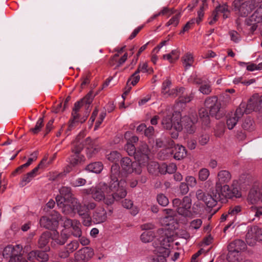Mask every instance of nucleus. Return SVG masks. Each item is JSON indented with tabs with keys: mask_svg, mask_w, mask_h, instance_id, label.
I'll return each mask as SVG.
<instances>
[{
	"mask_svg": "<svg viewBox=\"0 0 262 262\" xmlns=\"http://www.w3.org/2000/svg\"><path fill=\"white\" fill-rule=\"evenodd\" d=\"M119 169L118 164H113L111 167L109 184L100 183L87 190L86 193L91 194L96 201H103L108 206L114 204L115 201L125 198L127 194V184L123 179L118 181Z\"/></svg>",
	"mask_w": 262,
	"mask_h": 262,
	"instance_id": "1",
	"label": "nucleus"
},
{
	"mask_svg": "<svg viewBox=\"0 0 262 262\" xmlns=\"http://www.w3.org/2000/svg\"><path fill=\"white\" fill-rule=\"evenodd\" d=\"M59 192L60 194L56 197V201L62 212L68 215L77 213L83 220L84 226H90L92 220L90 211L96 208L97 204L93 201H85L81 204L73 196L71 189L69 187H62Z\"/></svg>",
	"mask_w": 262,
	"mask_h": 262,
	"instance_id": "2",
	"label": "nucleus"
},
{
	"mask_svg": "<svg viewBox=\"0 0 262 262\" xmlns=\"http://www.w3.org/2000/svg\"><path fill=\"white\" fill-rule=\"evenodd\" d=\"M163 118L162 124L163 127L167 129H171L173 128L176 132L171 134L173 138H177L178 137V132L181 131L184 128L187 133L192 134L195 131L194 124L197 122L198 119L195 116L191 117L185 116L180 119L179 113H176L173 119H172L171 113L167 111L162 113Z\"/></svg>",
	"mask_w": 262,
	"mask_h": 262,
	"instance_id": "3",
	"label": "nucleus"
},
{
	"mask_svg": "<svg viewBox=\"0 0 262 262\" xmlns=\"http://www.w3.org/2000/svg\"><path fill=\"white\" fill-rule=\"evenodd\" d=\"M83 137V134H80L73 143L72 149L73 154L69 159V166L67 172H70L72 167H75L84 161V157L80 154V152L83 148V144H81L80 139Z\"/></svg>",
	"mask_w": 262,
	"mask_h": 262,
	"instance_id": "4",
	"label": "nucleus"
},
{
	"mask_svg": "<svg viewBox=\"0 0 262 262\" xmlns=\"http://www.w3.org/2000/svg\"><path fill=\"white\" fill-rule=\"evenodd\" d=\"M119 167V165H118ZM142 164H139V162H132L130 158L128 157L123 158L121 160V172L119 169V174L118 178L120 175L127 177L128 174L134 172L137 174H140L142 172L141 166Z\"/></svg>",
	"mask_w": 262,
	"mask_h": 262,
	"instance_id": "5",
	"label": "nucleus"
},
{
	"mask_svg": "<svg viewBox=\"0 0 262 262\" xmlns=\"http://www.w3.org/2000/svg\"><path fill=\"white\" fill-rule=\"evenodd\" d=\"M172 205L174 207H177L178 214L184 217H190L197 213L196 211L192 212L191 199L188 196L184 197L182 201L179 199H174Z\"/></svg>",
	"mask_w": 262,
	"mask_h": 262,
	"instance_id": "6",
	"label": "nucleus"
},
{
	"mask_svg": "<svg viewBox=\"0 0 262 262\" xmlns=\"http://www.w3.org/2000/svg\"><path fill=\"white\" fill-rule=\"evenodd\" d=\"M246 248V244L241 239H236L230 243L228 246V260L232 262L238 260L241 252L245 250Z\"/></svg>",
	"mask_w": 262,
	"mask_h": 262,
	"instance_id": "7",
	"label": "nucleus"
},
{
	"mask_svg": "<svg viewBox=\"0 0 262 262\" xmlns=\"http://www.w3.org/2000/svg\"><path fill=\"white\" fill-rule=\"evenodd\" d=\"M233 6L234 11L242 17L247 16L255 7L253 0L244 2L243 0H235Z\"/></svg>",
	"mask_w": 262,
	"mask_h": 262,
	"instance_id": "8",
	"label": "nucleus"
},
{
	"mask_svg": "<svg viewBox=\"0 0 262 262\" xmlns=\"http://www.w3.org/2000/svg\"><path fill=\"white\" fill-rule=\"evenodd\" d=\"M22 247L19 245L15 246L8 245L3 250V255L4 258H10L9 262H20L26 260L20 254Z\"/></svg>",
	"mask_w": 262,
	"mask_h": 262,
	"instance_id": "9",
	"label": "nucleus"
},
{
	"mask_svg": "<svg viewBox=\"0 0 262 262\" xmlns=\"http://www.w3.org/2000/svg\"><path fill=\"white\" fill-rule=\"evenodd\" d=\"M262 103L260 102V97L257 96H252L248 103L242 102L237 108V113L243 112V114H248L253 111L258 110Z\"/></svg>",
	"mask_w": 262,
	"mask_h": 262,
	"instance_id": "10",
	"label": "nucleus"
},
{
	"mask_svg": "<svg viewBox=\"0 0 262 262\" xmlns=\"http://www.w3.org/2000/svg\"><path fill=\"white\" fill-rule=\"evenodd\" d=\"M215 189L218 192L220 199H231L233 197L239 198L242 196V193L238 188L232 186V188L227 185H223L219 187H215Z\"/></svg>",
	"mask_w": 262,
	"mask_h": 262,
	"instance_id": "11",
	"label": "nucleus"
},
{
	"mask_svg": "<svg viewBox=\"0 0 262 262\" xmlns=\"http://www.w3.org/2000/svg\"><path fill=\"white\" fill-rule=\"evenodd\" d=\"M155 248L154 251L158 254V257H167L170 254V245L168 242V238H162L161 240H157L153 243Z\"/></svg>",
	"mask_w": 262,
	"mask_h": 262,
	"instance_id": "12",
	"label": "nucleus"
},
{
	"mask_svg": "<svg viewBox=\"0 0 262 262\" xmlns=\"http://www.w3.org/2000/svg\"><path fill=\"white\" fill-rule=\"evenodd\" d=\"M47 158H45L39 163L37 166L33 169L31 171L28 172L26 174L24 175L19 183V185L21 187L26 186L27 184L30 183L35 177L38 175L40 172L39 170L42 169L47 165Z\"/></svg>",
	"mask_w": 262,
	"mask_h": 262,
	"instance_id": "13",
	"label": "nucleus"
},
{
	"mask_svg": "<svg viewBox=\"0 0 262 262\" xmlns=\"http://www.w3.org/2000/svg\"><path fill=\"white\" fill-rule=\"evenodd\" d=\"M246 241L250 246H254L257 241H262V228L254 226L248 230Z\"/></svg>",
	"mask_w": 262,
	"mask_h": 262,
	"instance_id": "14",
	"label": "nucleus"
},
{
	"mask_svg": "<svg viewBox=\"0 0 262 262\" xmlns=\"http://www.w3.org/2000/svg\"><path fill=\"white\" fill-rule=\"evenodd\" d=\"M83 103V102L81 100V101H77L75 103L72 113V119L70 121L69 130L71 129L73 126L81 124L85 121L86 117H81L78 114V111L82 106Z\"/></svg>",
	"mask_w": 262,
	"mask_h": 262,
	"instance_id": "15",
	"label": "nucleus"
},
{
	"mask_svg": "<svg viewBox=\"0 0 262 262\" xmlns=\"http://www.w3.org/2000/svg\"><path fill=\"white\" fill-rule=\"evenodd\" d=\"M248 200L251 204L259 201L262 203V184L258 182L254 183L249 192Z\"/></svg>",
	"mask_w": 262,
	"mask_h": 262,
	"instance_id": "16",
	"label": "nucleus"
},
{
	"mask_svg": "<svg viewBox=\"0 0 262 262\" xmlns=\"http://www.w3.org/2000/svg\"><path fill=\"white\" fill-rule=\"evenodd\" d=\"M204 104L205 107L209 110L210 115L218 118L217 113L220 110L221 104L218 102L217 98L215 96L208 97L205 100Z\"/></svg>",
	"mask_w": 262,
	"mask_h": 262,
	"instance_id": "17",
	"label": "nucleus"
},
{
	"mask_svg": "<svg viewBox=\"0 0 262 262\" xmlns=\"http://www.w3.org/2000/svg\"><path fill=\"white\" fill-rule=\"evenodd\" d=\"M149 149L146 143H142L137 151L135 159L140 164L145 165L148 160Z\"/></svg>",
	"mask_w": 262,
	"mask_h": 262,
	"instance_id": "18",
	"label": "nucleus"
},
{
	"mask_svg": "<svg viewBox=\"0 0 262 262\" xmlns=\"http://www.w3.org/2000/svg\"><path fill=\"white\" fill-rule=\"evenodd\" d=\"M154 227V225L151 224H144L142 226V229L145 230L140 236L142 242L146 243L152 241L156 236L154 231L152 230Z\"/></svg>",
	"mask_w": 262,
	"mask_h": 262,
	"instance_id": "19",
	"label": "nucleus"
},
{
	"mask_svg": "<svg viewBox=\"0 0 262 262\" xmlns=\"http://www.w3.org/2000/svg\"><path fill=\"white\" fill-rule=\"evenodd\" d=\"M93 250L88 247H84L75 253V257L80 262H87L93 257Z\"/></svg>",
	"mask_w": 262,
	"mask_h": 262,
	"instance_id": "20",
	"label": "nucleus"
},
{
	"mask_svg": "<svg viewBox=\"0 0 262 262\" xmlns=\"http://www.w3.org/2000/svg\"><path fill=\"white\" fill-rule=\"evenodd\" d=\"M231 179L230 172L226 170H220L215 178V188L227 184Z\"/></svg>",
	"mask_w": 262,
	"mask_h": 262,
	"instance_id": "21",
	"label": "nucleus"
},
{
	"mask_svg": "<svg viewBox=\"0 0 262 262\" xmlns=\"http://www.w3.org/2000/svg\"><path fill=\"white\" fill-rule=\"evenodd\" d=\"M70 234L66 229H62L59 235L56 230H53L51 233L52 239L57 244L62 245L66 243Z\"/></svg>",
	"mask_w": 262,
	"mask_h": 262,
	"instance_id": "22",
	"label": "nucleus"
},
{
	"mask_svg": "<svg viewBox=\"0 0 262 262\" xmlns=\"http://www.w3.org/2000/svg\"><path fill=\"white\" fill-rule=\"evenodd\" d=\"M93 219L96 224L102 223L106 221L107 213L103 207L96 208L93 213Z\"/></svg>",
	"mask_w": 262,
	"mask_h": 262,
	"instance_id": "23",
	"label": "nucleus"
},
{
	"mask_svg": "<svg viewBox=\"0 0 262 262\" xmlns=\"http://www.w3.org/2000/svg\"><path fill=\"white\" fill-rule=\"evenodd\" d=\"M84 145L86 146V155L89 158L92 157L97 154L100 149L96 141H93L89 137L85 139Z\"/></svg>",
	"mask_w": 262,
	"mask_h": 262,
	"instance_id": "24",
	"label": "nucleus"
},
{
	"mask_svg": "<svg viewBox=\"0 0 262 262\" xmlns=\"http://www.w3.org/2000/svg\"><path fill=\"white\" fill-rule=\"evenodd\" d=\"M244 115L243 112L237 113V108L235 113L229 114L227 117L226 124L229 129H232L237 124L238 120Z\"/></svg>",
	"mask_w": 262,
	"mask_h": 262,
	"instance_id": "25",
	"label": "nucleus"
},
{
	"mask_svg": "<svg viewBox=\"0 0 262 262\" xmlns=\"http://www.w3.org/2000/svg\"><path fill=\"white\" fill-rule=\"evenodd\" d=\"M193 83L200 85L199 91L204 95H209L211 92L210 82L207 80L194 78Z\"/></svg>",
	"mask_w": 262,
	"mask_h": 262,
	"instance_id": "26",
	"label": "nucleus"
},
{
	"mask_svg": "<svg viewBox=\"0 0 262 262\" xmlns=\"http://www.w3.org/2000/svg\"><path fill=\"white\" fill-rule=\"evenodd\" d=\"M220 195L215 189L212 190L210 194H207L203 202L206 205L210 208L215 206L219 200H220Z\"/></svg>",
	"mask_w": 262,
	"mask_h": 262,
	"instance_id": "27",
	"label": "nucleus"
},
{
	"mask_svg": "<svg viewBox=\"0 0 262 262\" xmlns=\"http://www.w3.org/2000/svg\"><path fill=\"white\" fill-rule=\"evenodd\" d=\"M261 21H262V4L246 20L247 24L248 25H253Z\"/></svg>",
	"mask_w": 262,
	"mask_h": 262,
	"instance_id": "28",
	"label": "nucleus"
},
{
	"mask_svg": "<svg viewBox=\"0 0 262 262\" xmlns=\"http://www.w3.org/2000/svg\"><path fill=\"white\" fill-rule=\"evenodd\" d=\"M164 214L166 215L165 216L161 218V223L163 226H169V223L168 222L173 221V215L174 214V211L171 209H164L163 210Z\"/></svg>",
	"mask_w": 262,
	"mask_h": 262,
	"instance_id": "29",
	"label": "nucleus"
},
{
	"mask_svg": "<svg viewBox=\"0 0 262 262\" xmlns=\"http://www.w3.org/2000/svg\"><path fill=\"white\" fill-rule=\"evenodd\" d=\"M174 154V158L177 160H180L184 158L186 155V151L184 146L177 145L175 146L173 151Z\"/></svg>",
	"mask_w": 262,
	"mask_h": 262,
	"instance_id": "30",
	"label": "nucleus"
},
{
	"mask_svg": "<svg viewBox=\"0 0 262 262\" xmlns=\"http://www.w3.org/2000/svg\"><path fill=\"white\" fill-rule=\"evenodd\" d=\"M103 166L101 162H96L89 164L86 169L90 172L96 173H100L103 169Z\"/></svg>",
	"mask_w": 262,
	"mask_h": 262,
	"instance_id": "31",
	"label": "nucleus"
},
{
	"mask_svg": "<svg viewBox=\"0 0 262 262\" xmlns=\"http://www.w3.org/2000/svg\"><path fill=\"white\" fill-rule=\"evenodd\" d=\"M177 168V165L174 163H170L169 165L163 164L161 166L160 172L162 174H165L166 172L168 173H172L176 172Z\"/></svg>",
	"mask_w": 262,
	"mask_h": 262,
	"instance_id": "32",
	"label": "nucleus"
},
{
	"mask_svg": "<svg viewBox=\"0 0 262 262\" xmlns=\"http://www.w3.org/2000/svg\"><path fill=\"white\" fill-rule=\"evenodd\" d=\"M75 222H78L76 220H71L67 217H63L62 219V223L64 229H66L69 233H70L71 230L73 229ZM70 234V233H69Z\"/></svg>",
	"mask_w": 262,
	"mask_h": 262,
	"instance_id": "33",
	"label": "nucleus"
},
{
	"mask_svg": "<svg viewBox=\"0 0 262 262\" xmlns=\"http://www.w3.org/2000/svg\"><path fill=\"white\" fill-rule=\"evenodd\" d=\"M207 109L206 107H202L200 109L199 112L200 118L204 125H208L210 123L209 116Z\"/></svg>",
	"mask_w": 262,
	"mask_h": 262,
	"instance_id": "34",
	"label": "nucleus"
},
{
	"mask_svg": "<svg viewBox=\"0 0 262 262\" xmlns=\"http://www.w3.org/2000/svg\"><path fill=\"white\" fill-rule=\"evenodd\" d=\"M39 223L41 226L47 229H53L56 227L50 217L42 216L40 219Z\"/></svg>",
	"mask_w": 262,
	"mask_h": 262,
	"instance_id": "35",
	"label": "nucleus"
},
{
	"mask_svg": "<svg viewBox=\"0 0 262 262\" xmlns=\"http://www.w3.org/2000/svg\"><path fill=\"white\" fill-rule=\"evenodd\" d=\"M50 236H51V233H50L49 232L42 233L38 242V247L42 248L45 247L49 242Z\"/></svg>",
	"mask_w": 262,
	"mask_h": 262,
	"instance_id": "36",
	"label": "nucleus"
},
{
	"mask_svg": "<svg viewBox=\"0 0 262 262\" xmlns=\"http://www.w3.org/2000/svg\"><path fill=\"white\" fill-rule=\"evenodd\" d=\"M193 62V57L190 53H186L182 58L183 64L186 69L192 66Z\"/></svg>",
	"mask_w": 262,
	"mask_h": 262,
	"instance_id": "37",
	"label": "nucleus"
},
{
	"mask_svg": "<svg viewBox=\"0 0 262 262\" xmlns=\"http://www.w3.org/2000/svg\"><path fill=\"white\" fill-rule=\"evenodd\" d=\"M73 229L71 230V234L76 237H80L82 232L81 230V225L79 222H75Z\"/></svg>",
	"mask_w": 262,
	"mask_h": 262,
	"instance_id": "38",
	"label": "nucleus"
},
{
	"mask_svg": "<svg viewBox=\"0 0 262 262\" xmlns=\"http://www.w3.org/2000/svg\"><path fill=\"white\" fill-rule=\"evenodd\" d=\"M184 89L183 88H181L179 89H169L168 91V93L164 95L165 97H175L176 96H180L184 91Z\"/></svg>",
	"mask_w": 262,
	"mask_h": 262,
	"instance_id": "39",
	"label": "nucleus"
},
{
	"mask_svg": "<svg viewBox=\"0 0 262 262\" xmlns=\"http://www.w3.org/2000/svg\"><path fill=\"white\" fill-rule=\"evenodd\" d=\"M49 217L56 227L58 226L59 220L62 221V219H63V217H61L60 215L55 210L52 211Z\"/></svg>",
	"mask_w": 262,
	"mask_h": 262,
	"instance_id": "40",
	"label": "nucleus"
},
{
	"mask_svg": "<svg viewBox=\"0 0 262 262\" xmlns=\"http://www.w3.org/2000/svg\"><path fill=\"white\" fill-rule=\"evenodd\" d=\"M160 168L161 166L156 162H151L147 167L149 172L152 174L156 173L158 170L160 172Z\"/></svg>",
	"mask_w": 262,
	"mask_h": 262,
	"instance_id": "41",
	"label": "nucleus"
},
{
	"mask_svg": "<svg viewBox=\"0 0 262 262\" xmlns=\"http://www.w3.org/2000/svg\"><path fill=\"white\" fill-rule=\"evenodd\" d=\"M157 200L159 204L162 206H166L169 204L168 199L162 193L158 194Z\"/></svg>",
	"mask_w": 262,
	"mask_h": 262,
	"instance_id": "42",
	"label": "nucleus"
},
{
	"mask_svg": "<svg viewBox=\"0 0 262 262\" xmlns=\"http://www.w3.org/2000/svg\"><path fill=\"white\" fill-rule=\"evenodd\" d=\"M210 175L209 170L206 168L201 169L199 171V178L202 181L206 180Z\"/></svg>",
	"mask_w": 262,
	"mask_h": 262,
	"instance_id": "43",
	"label": "nucleus"
},
{
	"mask_svg": "<svg viewBox=\"0 0 262 262\" xmlns=\"http://www.w3.org/2000/svg\"><path fill=\"white\" fill-rule=\"evenodd\" d=\"M120 157V154L116 151H112L106 156L107 159L112 162L118 161Z\"/></svg>",
	"mask_w": 262,
	"mask_h": 262,
	"instance_id": "44",
	"label": "nucleus"
},
{
	"mask_svg": "<svg viewBox=\"0 0 262 262\" xmlns=\"http://www.w3.org/2000/svg\"><path fill=\"white\" fill-rule=\"evenodd\" d=\"M138 72L136 71L129 78L127 81V84L129 85L132 84V85H136L140 80V76L138 75Z\"/></svg>",
	"mask_w": 262,
	"mask_h": 262,
	"instance_id": "45",
	"label": "nucleus"
},
{
	"mask_svg": "<svg viewBox=\"0 0 262 262\" xmlns=\"http://www.w3.org/2000/svg\"><path fill=\"white\" fill-rule=\"evenodd\" d=\"M125 149L129 156L134 155L136 156V148L134 144L127 141L126 144L125 146Z\"/></svg>",
	"mask_w": 262,
	"mask_h": 262,
	"instance_id": "46",
	"label": "nucleus"
},
{
	"mask_svg": "<svg viewBox=\"0 0 262 262\" xmlns=\"http://www.w3.org/2000/svg\"><path fill=\"white\" fill-rule=\"evenodd\" d=\"M43 119L40 118L37 121L35 126L30 129V131L33 134H35L40 131L41 128L43 125Z\"/></svg>",
	"mask_w": 262,
	"mask_h": 262,
	"instance_id": "47",
	"label": "nucleus"
},
{
	"mask_svg": "<svg viewBox=\"0 0 262 262\" xmlns=\"http://www.w3.org/2000/svg\"><path fill=\"white\" fill-rule=\"evenodd\" d=\"M171 84V81L167 79L163 83L162 86V93L164 96L168 93V91L170 89V86Z\"/></svg>",
	"mask_w": 262,
	"mask_h": 262,
	"instance_id": "48",
	"label": "nucleus"
},
{
	"mask_svg": "<svg viewBox=\"0 0 262 262\" xmlns=\"http://www.w3.org/2000/svg\"><path fill=\"white\" fill-rule=\"evenodd\" d=\"M185 180L188 186L191 188L194 187L197 184V181L195 178L193 176H187Z\"/></svg>",
	"mask_w": 262,
	"mask_h": 262,
	"instance_id": "49",
	"label": "nucleus"
},
{
	"mask_svg": "<svg viewBox=\"0 0 262 262\" xmlns=\"http://www.w3.org/2000/svg\"><path fill=\"white\" fill-rule=\"evenodd\" d=\"M249 213L254 214L255 216L259 217L262 215V208L251 206L249 210Z\"/></svg>",
	"mask_w": 262,
	"mask_h": 262,
	"instance_id": "50",
	"label": "nucleus"
},
{
	"mask_svg": "<svg viewBox=\"0 0 262 262\" xmlns=\"http://www.w3.org/2000/svg\"><path fill=\"white\" fill-rule=\"evenodd\" d=\"M242 211V207L239 205H236L233 207H231L229 210V214L231 217L235 216Z\"/></svg>",
	"mask_w": 262,
	"mask_h": 262,
	"instance_id": "51",
	"label": "nucleus"
},
{
	"mask_svg": "<svg viewBox=\"0 0 262 262\" xmlns=\"http://www.w3.org/2000/svg\"><path fill=\"white\" fill-rule=\"evenodd\" d=\"M202 224V221L201 219H195L192 220L190 224V228L192 229H199Z\"/></svg>",
	"mask_w": 262,
	"mask_h": 262,
	"instance_id": "52",
	"label": "nucleus"
},
{
	"mask_svg": "<svg viewBox=\"0 0 262 262\" xmlns=\"http://www.w3.org/2000/svg\"><path fill=\"white\" fill-rule=\"evenodd\" d=\"M86 182L84 179L78 178L72 181L71 184L73 187H79L84 185Z\"/></svg>",
	"mask_w": 262,
	"mask_h": 262,
	"instance_id": "53",
	"label": "nucleus"
},
{
	"mask_svg": "<svg viewBox=\"0 0 262 262\" xmlns=\"http://www.w3.org/2000/svg\"><path fill=\"white\" fill-rule=\"evenodd\" d=\"M79 247V243L76 241L71 242L68 244L66 246V249L69 251L70 252H73L76 250Z\"/></svg>",
	"mask_w": 262,
	"mask_h": 262,
	"instance_id": "54",
	"label": "nucleus"
},
{
	"mask_svg": "<svg viewBox=\"0 0 262 262\" xmlns=\"http://www.w3.org/2000/svg\"><path fill=\"white\" fill-rule=\"evenodd\" d=\"M49 259L48 254L45 252L37 250V260L41 261H47Z\"/></svg>",
	"mask_w": 262,
	"mask_h": 262,
	"instance_id": "55",
	"label": "nucleus"
},
{
	"mask_svg": "<svg viewBox=\"0 0 262 262\" xmlns=\"http://www.w3.org/2000/svg\"><path fill=\"white\" fill-rule=\"evenodd\" d=\"M180 19V16L179 15H177L172 17L166 24L167 26L172 25L174 27L177 26L179 23Z\"/></svg>",
	"mask_w": 262,
	"mask_h": 262,
	"instance_id": "56",
	"label": "nucleus"
},
{
	"mask_svg": "<svg viewBox=\"0 0 262 262\" xmlns=\"http://www.w3.org/2000/svg\"><path fill=\"white\" fill-rule=\"evenodd\" d=\"M94 97L95 95L93 94L92 92H90L81 100L83 103L90 104L92 102Z\"/></svg>",
	"mask_w": 262,
	"mask_h": 262,
	"instance_id": "57",
	"label": "nucleus"
},
{
	"mask_svg": "<svg viewBox=\"0 0 262 262\" xmlns=\"http://www.w3.org/2000/svg\"><path fill=\"white\" fill-rule=\"evenodd\" d=\"M231 39L235 42H237L240 40V36L238 33L235 31H231L229 32Z\"/></svg>",
	"mask_w": 262,
	"mask_h": 262,
	"instance_id": "58",
	"label": "nucleus"
},
{
	"mask_svg": "<svg viewBox=\"0 0 262 262\" xmlns=\"http://www.w3.org/2000/svg\"><path fill=\"white\" fill-rule=\"evenodd\" d=\"M204 6H201L200 9L198 12V17L195 19V22L197 24H199L202 20L204 17Z\"/></svg>",
	"mask_w": 262,
	"mask_h": 262,
	"instance_id": "59",
	"label": "nucleus"
},
{
	"mask_svg": "<svg viewBox=\"0 0 262 262\" xmlns=\"http://www.w3.org/2000/svg\"><path fill=\"white\" fill-rule=\"evenodd\" d=\"M209 140V136L207 134L202 135L199 140L200 144L204 145L206 144Z\"/></svg>",
	"mask_w": 262,
	"mask_h": 262,
	"instance_id": "60",
	"label": "nucleus"
},
{
	"mask_svg": "<svg viewBox=\"0 0 262 262\" xmlns=\"http://www.w3.org/2000/svg\"><path fill=\"white\" fill-rule=\"evenodd\" d=\"M181 192L183 194H186L189 191V186L186 183L182 182L180 185Z\"/></svg>",
	"mask_w": 262,
	"mask_h": 262,
	"instance_id": "61",
	"label": "nucleus"
},
{
	"mask_svg": "<svg viewBox=\"0 0 262 262\" xmlns=\"http://www.w3.org/2000/svg\"><path fill=\"white\" fill-rule=\"evenodd\" d=\"M27 258L30 261L37 259V250L31 251L28 253Z\"/></svg>",
	"mask_w": 262,
	"mask_h": 262,
	"instance_id": "62",
	"label": "nucleus"
},
{
	"mask_svg": "<svg viewBox=\"0 0 262 262\" xmlns=\"http://www.w3.org/2000/svg\"><path fill=\"white\" fill-rule=\"evenodd\" d=\"M154 134V128L152 126H149L145 128L144 135L150 138H151Z\"/></svg>",
	"mask_w": 262,
	"mask_h": 262,
	"instance_id": "63",
	"label": "nucleus"
},
{
	"mask_svg": "<svg viewBox=\"0 0 262 262\" xmlns=\"http://www.w3.org/2000/svg\"><path fill=\"white\" fill-rule=\"evenodd\" d=\"M195 22V18H192L187 23V24L183 27V33L187 31L192 26L193 24H194Z\"/></svg>",
	"mask_w": 262,
	"mask_h": 262,
	"instance_id": "64",
	"label": "nucleus"
}]
</instances>
